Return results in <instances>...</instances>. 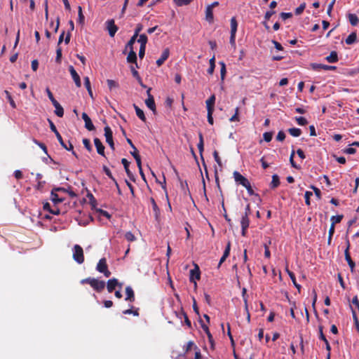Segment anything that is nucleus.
<instances>
[{
	"label": "nucleus",
	"instance_id": "423d86ee",
	"mask_svg": "<svg viewBox=\"0 0 359 359\" xmlns=\"http://www.w3.org/2000/svg\"><path fill=\"white\" fill-rule=\"evenodd\" d=\"M150 91H151V88H149L147 91L148 97L145 100V104L149 109H150L152 111L155 112L156 111V104H155L154 97L151 95Z\"/></svg>",
	"mask_w": 359,
	"mask_h": 359
},
{
	"label": "nucleus",
	"instance_id": "b1692460",
	"mask_svg": "<svg viewBox=\"0 0 359 359\" xmlns=\"http://www.w3.org/2000/svg\"><path fill=\"white\" fill-rule=\"evenodd\" d=\"M150 201H151V206H152V209H153L155 217H156V219H158L159 214H160V210H159L156 201H154V199L153 198H151L150 199Z\"/></svg>",
	"mask_w": 359,
	"mask_h": 359
},
{
	"label": "nucleus",
	"instance_id": "774afa93",
	"mask_svg": "<svg viewBox=\"0 0 359 359\" xmlns=\"http://www.w3.org/2000/svg\"><path fill=\"white\" fill-rule=\"evenodd\" d=\"M344 152L348 154H354L356 152V150L353 147H348L344 150Z\"/></svg>",
	"mask_w": 359,
	"mask_h": 359
},
{
	"label": "nucleus",
	"instance_id": "ea45409f",
	"mask_svg": "<svg viewBox=\"0 0 359 359\" xmlns=\"http://www.w3.org/2000/svg\"><path fill=\"white\" fill-rule=\"evenodd\" d=\"M343 218V215H337L332 216L330 219L332 222V224L335 225V224L339 223Z\"/></svg>",
	"mask_w": 359,
	"mask_h": 359
},
{
	"label": "nucleus",
	"instance_id": "7c9ffc66",
	"mask_svg": "<svg viewBox=\"0 0 359 359\" xmlns=\"http://www.w3.org/2000/svg\"><path fill=\"white\" fill-rule=\"evenodd\" d=\"M280 184L279 177L277 175L272 176V181L271 182V188L275 189Z\"/></svg>",
	"mask_w": 359,
	"mask_h": 359
},
{
	"label": "nucleus",
	"instance_id": "e2e57ef3",
	"mask_svg": "<svg viewBox=\"0 0 359 359\" xmlns=\"http://www.w3.org/2000/svg\"><path fill=\"white\" fill-rule=\"evenodd\" d=\"M142 27H143L142 25H141V24H138V25H137V27H136V28H135V29L134 35H135V36H139V33H140V32L142 31Z\"/></svg>",
	"mask_w": 359,
	"mask_h": 359
},
{
	"label": "nucleus",
	"instance_id": "9b49d317",
	"mask_svg": "<svg viewBox=\"0 0 359 359\" xmlns=\"http://www.w3.org/2000/svg\"><path fill=\"white\" fill-rule=\"evenodd\" d=\"M69 72L71 74V76L76 84V86L79 88L81 86V82L80 79L79 75L77 74L73 66H69Z\"/></svg>",
	"mask_w": 359,
	"mask_h": 359
},
{
	"label": "nucleus",
	"instance_id": "bf43d9fd",
	"mask_svg": "<svg viewBox=\"0 0 359 359\" xmlns=\"http://www.w3.org/2000/svg\"><path fill=\"white\" fill-rule=\"evenodd\" d=\"M104 171L105 172V174L110 178L113 181H115V179L114 178V177L112 176V174L111 172V171L109 170V169L108 168H107L106 166H104Z\"/></svg>",
	"mask_w": 359,
	"mask_h": 359
},
{
	"label": "nucleus",
	"instance_id": "dca6fc26",
	"mask_svg": "<svg viewBox=\"0 0 359 359\" xmlns=\"http://www.w3.org/2000/svg\"><path fill=\"white\" fill-rule=\"evenodd\" d=\"M126 301H128L130 302H133L135 301L134 291L130 286H127L126 287Z\"/></svg>",
	"mask_w": 359,
	"mask_h": 359
},
{
	"label": "nucleus",
	"instance_id": "aec40b11",
	"mask_svg": "<svg viewBox=\"0 0 359 359\" xmlns=\"http://www.w3.org/2000/svg\"><path fill=\"white\" fill-rule=\"evenodd\" d=\"M325 60L330 63L337 62L339 60L337 53L336 51H332L330 55L325 57Z\"/></svg>",
	"mask_w": 359,
	"mask_h": 359
},
{
	"label": "nucleus",
	"instance_id": "39448f33",
	"mask_svg": "<svg viewBox=\"0 0 359 359\" xmlns=\"http://www.w3.org/2000/svg\"><path fill=\"white\" fill-rule=\"evenodd\" d=\"M104 136L106 137V142L109 144V147L112 150L114 149V143L113 141L112 131L109 126L104 127Z\"/></svg>",
	"mask_w": 359,
	"mask_h": 359
},
{
	"label": "nucleus",
	"instance_id": "ddd939ff",
	"mask_svg": "<svg viewBox=\"0 0 359 359\" xmlns=\"http://www.w3.org/2000/svg\"><path fill=\"white\" fill-rule=\"evenodd\" d=\"M94 144L96 147L97 153L100 155L104 156V147L102 144V142L100 140V139L95 137L94 139Z\"/></svg>",
	"mask_w": 359,
	"mask_h": 359
},
{
	"label": "nucleus",
	"instance_id": "58836bf2",
	"mask_svg": "<svg viewBox=\"0 0 359 359\" xmlns=\"http://www.w3.org/2000/svg\"><path fill=\"white\" fill-rule=\"evenodd\" d=\"M55 114L58 117H62L64 115V109L62 107L60 104L59 106L55 107Z\"/></svg>",
	"mask_w": 359,
	"mask_h": 359
},
{
	"label": "nucleus",
	"instance_id": "f257e3e1",
	"mask_svg": "<svg viewBox=\"0 0 359 359\" xmlns=\"http://www.w3.org/2000/svg\"><path fill=\"white\" fill-rule=\"evenodd\" d=\"M81 284L88 283L97 292H102L105 287V282L94 278H88L81 280Z\"/></svg>",
	"mask_w": 359,
	"mask_h": 359
},
{
	"label": "nucleus",
	"instance_id": "79ce46f5",
	"mask_svg": "<svg viewBox=\"0 0 359 359\" xmlns=\"http://www.w3.org/2000/svg\"><path fill=\"white\" fill-rule=\"evenodd\" d=\"M295 120L299 126H305L307 124V120L302 116L295 117Z\"/></svg>",
	"mask_w": 359,
	"mask_h": 359
},
{
	"label": "nucleus",
	"instance_id": "5701e85b",
	"mask_svg": "<svg viewBox=\"0 0 359 359\" xmlns=\"http://www.w3.org/2000/svg\"><path fill=\"white\" fill-rule=\"evenodd\" d=\"M213 11L210 8L206 7L205 9V20L210 23L213 22Z\"/></svg>",
	"mask_w": 359,
	"mask_h": 359
},
{
	"label": "nucleus",
	"instance_id": "4d7b16f0",
	"mask_svg": "<svg viewBox=\"0 0 359 359\" xmlns=\"http://www.w3.org/2000/svg\"><path fill=\"white\" fill-rule=\"evenodd\" d=\"M34 143H35L36 144H37L40 148H41V149H42V150H43L46 154H47V148H46V145H45L44 144H43V143H41V142H38V141H37V140H34Z\"/></svg>",
	"mask_w": 359,
	"mask_h": 359
},
{
	"label": "nucleus",
	"instance_id": "c756f323",
	"mask_svg": "<svg viewBox=\"0 0 359 359\" xmlns=\"http://www.w3.org/2000/svg\"><path fill=\"white\" fill-rule=\"evenodd\" d=\"M215 55H213L212 57L209 61L210 67L208 69V73L209 74H212L215 71Z\"/></svg>",
	"mask_w": 359,
	"mask_h": 359
},
{
	"label": "nucleus",
	"instance_id": "864d4df0",
	"mask_svg": "<svg viewBox=\"0 0 359 359\" xmlns=\"http://www.w3.org/2000/svg\"><path fill=\"white\" fill-rule=\"evenodd\" d=\"M61 146L65 149L66 150H72L73 149V145L69 142V147L65 143V140L62 139V142H59Z\"/></svg>",
	"mask_w": 359,
	"mask_h": 359
},
{
	"label": "nucleus",
	"instance_id": "72a5a7b5",
	"mask_svg": "<svg viewBox=\"0 0 359 359\" xmlns=\"http://www.w3.org/2000/svg\"><path fill=\"white\" fill-rule=\"evenodd\" d=\"M137 42L140 43V46H146L147 43V36L144 34H140L137 39Z\"/></svg>",
	"mask_w": 359,
	"mask_h": 359
},
{
	"label": "nucleus",
	"instance_id": "f8f14e48",
	"mask_svg": "<svg viewBox=\"0 0 359 359\" xmlns=\"http://www.w3.org/2000/svg\"><path fill=\"white\" fill-rule=\"evenodd\" d=\"M82 118L83 119V121L85 122V128L88 130L92 131L95 129V126L93 124V122H92L90 118L88 116V114L86 113L82 114Z\"/></svg>",
	"mask_w": 359,
	"mask_h": 359
},
{
	"label": "nucleus",
	"instance_id": "338daca9",
	"mask_svg": "<svg viewBox=\"0 0 359 359\" xmlns=\"http://www.w3.org/2000/svg\"><path fill=\"white\" fill-rule=\"evenodd\" d=\"M244 187H245V188H246V189H247L248 193L249 194V195L252 196V195H254V194H255L254 191H253V189H252V187H251V185H250V182L248 183V185H246V186H245Z\"/></svg>",
	"mask_w": 359,
	"mask_h": 359
},
{
	"label": "nucleus",
	"instance_id": "e433bc0d",
	"mask_svg": "<svg viewBox=\"0 0 359 359\" xmlns=\"http://www.w3.org/2000/svg\"><path fill=\"white\" fill-rule=\"evenodd\" d=\"M107 86L109 87V88L111 90L113 88H118V83L114 81V80H111V79H107Z\"/></svg>",
	"mask_w": 359,
	"mask_h": 359
},
{
	"label": "nucleus",
	"instance_id": "3c124183",
	"mask_svg": "<svg viewBox=\"0 0 359 359\" xmlns=\"http://www.w3.org/2000/svg\"><path fill=\"white\" fill-rule=\"evenodd\" d=\"M263 137H264V140L266 142H269L271 140L273 134L271 133L266 132L264 133Z\"/></svg>",
	"mask_w": 359,
	"mask_h": 359
},
{
	"label": "nucleus",
	"instance_id": "a211bd4d",
	"mask_svg": "<svg viewBox=\"0 0 359 359\" xmlns=\"http://www.w3.org/2000/svg\"><path fill=\"white\" fill-rule=\"evenodd\" d=\"M215 102V95H212L205 102L207 111H209L210 109H212V111H214Z\"/></svg>",
	"mask_w": 359,
	"mask_h": 359
},
{
	"label": "nucleus",
	"instance_id": "69168bd1",
	"mask_svg": "<svg viewBox=\"0 0 359 359\" xmlns=\"http://www.w3.org/2000/svg\"><path fill=\"white\" fill-rule=\"evenodd\" d=\"M39 67V62L37 60H34L32 62V69L33 71L36 72Z\"/></svg>",
	"mask_w": 359,
	"mask_h": 359
},
{
	"label": "nucleus",
	"instance_id": "393cba45",
	"mask_svg": "<svg viewBox=\"0 0 359 359\" xmlns=\"http://www.w3.org/2000/svg\"><path fill=\"white\" fill-rule=\"evenodd\" d=\"M50 199L55 204L62 203L64 201V198L59 197L53 191L51 192Z\"/></svg>",
	"mask_w": 359,
	"mask_h": 359
},
{
	"label": "nucleus",
	"instance_id": "1a4fd4ad",
	"mask_svg": "<svg viewBox=\"0 0 359 359\" xmlns=\"http://www.w3.org/2000/svg\"><path fill=\"white\" fill-rule=\"evenodd\" d=\"M107 29L109 32V34L111 37L114 36L116 32L118 30V27L115 25L114 20H109L106 22Z\"/></svg>",
	"mask_w": 359,
	"mask_h": 359
},
{
	"label": "nucleus",
	"instance_id": "f3484780",
	"mask_svg": "<svg viewBox=\"0 0 359 359\" xmlns=\"http://www.w3.org/2000/svg\"><path fill=\"white\" fill-rule=\"evenodd\" d=\"M127 62L129 63H135L136 67H138L137 64V55L133 49H130V52L127 57Z\"/></svg>",
	"mask_w": 359,
	"mask_h": 359
},
{
	"label": "nucleus",
	"instance_id": "cd10ccee",
	"mask_svg": "<svg viewBox=\"0 0 359 359\" xmlns=\"http://www.w3.org/2000/svg\"><path fill=\"white\" fill-rule=\"evenodd\" d=\"M134 108L135 109V112L137 116L143 121H146V117L144 116V111L140 109L137 105L134 104Z\"/></svg>",
	"mask_w": 359,
	"mask_h": 359
},
{
	"label": "nucleus",
	"instance_id": "052dcab7",
	"mask_svg": "<svg viewBox=\"0 0 359 359\" xmlns=\"http://www.w3.org/2000/svg\"><path fill=\"white\" fill-rule=\"evenodd\" d=\"M194 349L196 351L194 359H201V353L199 348L196 346H194Z\"/></svg>",
	"mask_w": 359,
	"mask_h": 359
},
{
	"label": "nucleus",
	"instance_id": "0eeeda50",
	"mask_svg": "<svg viewBox=\"0 0 359 359\" xmlns=\"http://www.w3.org/2000/svg\"><path fill=\"white\" fill-rule=\"evenodd\" d=\"M311 67L313 70H315V71H319L320 69L328 71V70H335L337 69V67H335V66H330V65L318 64V63H311Z\"/></svg>",
	"mask_w": 359,
	"mask_h": 359
},
{
	"label": "nucleus",
	"instance_id": "0e129e2a",
	"mask_svg": "<svg viewBox=\"0 0 359 359\" xmlns=\"http://www.w3.org/2000/svg\"><path fill=\"white\" fill-rule=\"evenodd\" d=\"M334 232V225L331 224V226L329 230V238H328L329 243L331 241L332 236Z\"/></svg>",
	"mask_w": 359,
	"mask_h": 359
},
{
	"label": "nucleus",
	"instance_id": "13d9d810",
	"mask_svg": "<svg viewBox=\"0 0 359 359\" xmlns=\"http://www.w3.org/2000/svg\"><path fill=\"white\" fill-rule=\"evenodd\" d=\"M335 1L336 0H332L330 4L328 5V7H327V13L329 15H331V13H332V11L333 9V7H334V5L335 4Z\"/></svg>",
	"mask_w": 359,
	"mask_h": 359
},
{
	"label": "nucleus",
	"instance_id": "20e7f679",
	"mask_svg": "<svg viewBox=\"0 0 359 359\" xmlns=\"http://www.w3.org/2000/svg\"><path fill=\"white\" fill-rule=\"evenodd\" d=\"M122 283H120L116 278H111L107 281V287L109 292H112L116 287L120 290L122 288Z\"/></svg>",
	"mask_w": 359,
	"mask_h": 359
},
{
	"label": "nucleus",
	"instance_id": "c9c22d12",
	"mask_svg": "<svg viewBox=\"0 0 359 359\" xmlns=\"http://www.w3.org/2000/svg\"><path fill=\"white\" fill-rule=\"evenodd\" d=\"M219 65L221 66V69H220L221 79H222V81H224L225 75H226V65L224 62H219Z\"/></svg>",
	"mask_w": 359,
	"mask_h": 359
},
{
	"label": "nucleus",
	"instance_id": "2f4dec72",
	"mask_svg": "<svg viewBox=\"0 0 359 359\" xmlns=\"http://www.w3.org/2000/svg\"><path fill=\"white\" fill-rule=\"evenodd\" d=\"M356 38V34L355 32H352L346 39V43L348 45L353 44L355 41Z\"/></svg>",
	"mask_w": 359,
	"mask_h": 359
},
{
	"label": "nucleus",
	"instance_id": "5fc2aeb1",
	"mask_svg": "<svg viewBox=\"0 0 359 359\" xmlns=\"http://www.w3.org/2000/svg\"><path fill=\"white\" fill-rule=\"evenodd\" d=\"M213 111H212V109H210L209 111H208V121L211 125L213 124V118H212Z\"/></svg>",
	"mask_w": 359,
	"mask_h": 359
},
{
	"label": "nucleus",
	"instance_id": "de8ad7c7",
	"mask_svg": "<svg viewBox=\"0 0 359 359\" xmlns=\"http://www.w3.org/2000/svg\"><path fill=\"white\" fill-rule=\"evenodd\" d=\"M230 250H231V243L228 242L226 244V246L225 248L224 252L223 253V256H224V257L227 258L229 256Z\"/></svg>",
	"mask_w": 359,
	"mask_h": 359
},
{
	"label": "nucleus",
	"instance_id": "09e8293b",
	"mask_svg": "<svg viewBox=\"0 0 359 359\" xmlns=\"http://www.w3.org/2000/svg\"><path fill=\"white\" fill-rule=\"evenodd\" d=\"M83 144L84 145V147H86V149L88 151H91L92 150V147L90 145V140H88V139H83Z\"/></svg>",
	"mask_w": 359,
	"mask_h": 359
},
{
	"label": "nucleus",
	"instance_id": "6ab92c4d",
	"mask_svg": "<svg viewBox=\"0 0 359 359\" xmlns=\"http://www.w3.org/2000/svg\"><path fill=\"white\" fill-rule=\"evenodd\" d=\"M121 163L124 166V168H125V170L127 173V175L133 180H135L134 179V177H133V175L132 174V172H130V170H129V164L130 163L126 159V158H123L121 160Z\"/></svg>",
	"mask_w": 359,
	"mask_h": 359
},
{
	"label": "nucleus",
	"instance_id": "a878e982",
	"mask_svg": "<svg viewBox=\"0 0 359 359\" xmlns=\"http://www.w3.org/2000/svg\"><path fill=\"white\" fill-rule=\"evenodd\" d=\"M286 271L288 274V276H290L291 280L292 281V283L294 284V285L299 290L300 288H301V285H299L297 281H296V278H295V276L293 272L290 271V270H288L287 269H286Z\"/></svg>",
	"mask_w": 359,
	"mask_h": 359
},
{
	"label": "nucleus",
	"instance_id": "603ef678",
	"mask_svg": "<svg viewBox=\"0 0 359 359\" xmlns=\"http://www.w3.org/2000/svg\"><path fill=\"white\" fill-rule=\"evenodd\" d=\"M213 156H214V158H215V161L217 163V164L219 166H222V161H221V159H220V158L219 156L218 152L217 151H215L213 152Z\"/></svg>",
	"mask_w": 359,
	"mask_h": 359
},
{
	"label": "nucleus",
	"instance_id": "4468645a",
	"mask_svg": "<svg viewBox=\"0 0 359 359\" xmlns=\"http://www.w3.org/2000/svg\"><path fill=\"white\" fill-rule=\"evenodd\" d=\"M169 55H170L169 49L165 48L163 51V53L161 55V57L156 60V65H158V67H160L163 64V62L168 58Z\"/></svg>",
	"mask_w": 359,
	"mask_h": 359
},
{
	"label": "nucleus",
	"instance_id": "a18cd8bd",
	"mask_svg": "<svg viewBox=\"0 0 359 359\" xmlns=\"http://www.w3.org/2000/svg\"><path fill=\"white\" fill-rule=\"evenodd\" d=\"M125 238L128 241L132 242L135 240V236L130 231L126 232Z\"/></svg>",
	"mask_w": 359,
	"mask_h": 359
},
{
	"label": "nucleus",
	"instance_id": "6e6552de",
	"mask_svg": "<svg viewBox=\"0 0 359 359\" xmlns=\"http://www.w3.org/2000/svg\"><path fill=\"white\" fill-rule=\"evenodd\" d=\"M346 243H347V247H346V250H344L345 259L348 262V264L351 269V272H353L355 269V263L351 259V257L349 254V247H350L349 241H347Z\"/></svg>",
	"mask_w": 359,
	"mask_h": 359
},
{
	"label": "nucleus",
	"instance_id": "4c0bfd02",
	"mask_svg": "<svg viewBox=\"0 0 359 359\" xmlns=\"http://www.w3.org/2000/svg\"><path fill=\"white\" fill-rule=\"evenodd\" d=\"M174 1V3L177 6H185V5H188L189 4H190L193 0H173Z\"/></svg>",
	"mask_w": 359,
	"mask_h": 359
},
{
	"label": "nucleus",
	"instance_id": "4be33fe9",
	"mask_svg": "<svg viewBox=\"0 0 359 359\" xmlns=\"http://www.w3.org/2000/svg\"><path fill=\"white\" fill-rule=\"evenodd\" d=\"M347 17H348V21L351 25H353V26L358 25V24L359 22V19L355 14L348 13L347 15Z\"/></svg>",
	"mask_w": 359,
	"mask_h": 359
},
{
	"label": "nucleus",
	"instance_id": "680f3d73",
	"mask_svg": "<svg viewBox=\"0 0 359 359\" xmlns=\"http://www.w3.org/2000/svg\"><path fill=\"white\" fill-rule=\"evenodd\" d=\"M145 49L146 46H140V50H139V57L142 59L144 57V55L145 54Z\"/></svg>",
	"mask_w": 359,
	"mask_h": 359
},
{
	"label": "nucleus",
	"instance_id": "f03ea898",
	"mask_svg": "<svg viewBox=\"0 0 359 359\" xmlns=\"http://www.w3.org/2000/svg\"><path fill=\"white\" fill-rule=\"evenodd\" d=\"M73 251V259L79 264H81L84 262L83 250L79 245H74L72 249Z\"/></svg>",
	"mask_w": 359,
	"mask_h": 359
},
{
	"label": "nucleus",
	"instance_id": "6e6d98bb",
	"mask_svg": "<svg viewBox=\"0 0 359 359\" xmlns=\"http://www.w3.org/2000/svg\"><path fill=\"white\" fill-rule=\"evenodd\" d=\"M285 138V134L283 131H279L277 136H276V139L278 141H283Z\"/></svg>",
	"mask_w": 359,
	"mask_h": 359
},
{
	"label": "nucleus",
	"instance_id": "a19ab883",
	"mask_svg": "<svg viewBox=\"0 0 359 359\" xmlns=\"http://www.w3.org/2000/svg\"><path fill=\"white\" fill-rule=\"evenodd\" d=\"M238 113H239V108L236 107L235 109V114L229 118V121L231 122L238 121H239Z\"/></svg>",
	"mask_w": 359,
	"mask_h": 359
},
{
	"label": "nucleus",
	"instance_id": "c85d7f7f",
	"mask_svg": "<svg viewBox=\"0 0 359 359\" xmlns=\"http://www.w3.org/2000/svg\"><path fill=\"white\" fill-rule=\"evenodd\" d=\"M238 23L234 17L231 19V34H236L237 31Z\"/></svg>",
	"mask_w": 359,
	"mask_h": 359
},
{
	"label": "nucleus",
	"instance_id": "2eb2a0df",
	"mask_svg": "<svg viewBox=\"0 0 359 359\" xmlns=\"http://www.w3.org/2000/svg\"><path fill=\"white\" fill-rule=\"evenodd\" d=\"M194 279L199 280L200 279V272L198 267L196 266L195 269H191L190 271V281H193L194 283L195 287H196L197 283L194 280Z\"/></svg>",
	"mask_w": 359,
	"mask_h": 359
},
{
	"label": "nucleus",
	"instance_id": "7ed1b4c3",
	"mask_svg": "<svg viewBox=\"0 0 359 359\" xmlns=\"http://www.w3.org/2000/svg\"><path fill=\"white\" fill-rule=\"evenodd\" d=\"M96 270L100 273H102L105 277H109L111 276V272L108 270L107 260L105 258H102L98 262Z\"/></svg>",
	"mask_w": 359,
	"mask_h": 359
},
{
	"label": "nucleus",
	"instance_id": "8fccbe9b",
	"mask_svg": "<svg viewBox=\"0 0 359 359\" xmlns=\"http://www.w3.org/2000/svg\"><path fill=\"white\" fill-rule=\"evenodd\" d=\"M313 196V193L311 191H306L305 193V203L307 205H310V198Z\"/></svg>",
	"mask_w": 359,
	"mask_h": 359
},
{
	"label": "nucleus",
	"instance_id": "c03bdc74",
	"mask_svg": "<svg viewBox=\"0 0 359 359\" xmlns=\"http://www.w3.org/2000/svg\"><path fill=\"white\" fill-rule=\"evenodd\" d=\"M269 244H271V241H269V244H267V243H264V256L266 258H270V257H271V253H270V251H269Z\"/></svg>",
	"mask_w": 359,
	"mask_h": 359
},
{
	"label": "nucleus",
	"instance_id": "9d476101",
	"mask_svg": "<svg viewBox=\"0 0 359 359\" xmlns=\"http://www.w3.org/2000/svg\"><path fill=\"white\" fill-rule=\"evenodd\" d=\"M233 177L237 183L243 185V187L248 185V183L250 182L247 178L240 174L238 171H235L233 172Z\"/></svg>",
	"mask_w": 359,
	"mask_h": 359
},
{
	"label": "nucleus",
	"instance_id": "473e14b6",
	"mask_svg": "<svg viewBox=\"0 0 359 359\" xmlns=\"http://www.w3.org/2000/svg\"><path fill=\"white\" fill-rule=\"evenodd\" d=\"M290 134L293 137H299L302 133V130L299 128H292L288 130Z\"/></svg>",
	"mask_w": 359,
	"mask_h": 359
},
{
	"label": "nucleus",
	"instance_id": "37998d69",
	"mask_svg": "<svg viewBox=\"0 0 359 359\" xmlns=\"http://www.w3.org/2000/svg\"><path fill=\"white\" fill-rule=\"evenodd\" d=\"M137 38V36L133 34V36L130 38V39L128 42V43L126 45V48H129L130 49H133V46L135 43Z\"/></svg>",
	"mask_w": 359,
	"mask_h": 359
},
{
	"label": "nucleus",
	"instance_id": "49530a36",
	"mask_svg": "<svg viewBox=\"0 0 359 359\" xmlns=\"http://www.w3.org/2000/svg\"><path fill=\"white\" fill-rule=\"evenodd\" d=\"M306 8V4H302L299 7L295 9V14L300 15Z\"/></svg>",
	"mask_w": 359,
	"mask_h": 359
},
{
	"label": "nucleus",
	"instance_id": "f704fd0d",
	"mask_svg": "<svg viewBox=\"0 0 359 359\" xmlns=\"http://www.w3.org/2000/svg\"><path fill=\"white\" fill-rule=\"evenodd\" d=\"M78 17H79V19H78L79 23L83 25L84 23L85 18H84V15L82 12L81 6L78 7Z\"/></svg>",
	"mask_w": 359,
	"mask_h": 359
},
{
	"label": "nucleus",
	"instance_id": "412c9836",
	"mask_svg": "<svg viewBox=\"0 0 359 359\" xmlns=\"http://www.w3.org/2000/svg\"><path fill=\"white\" fill-rule=\"evenodd\" d=\"M48 123H49V125H50V130L55 134V136H56L58 142H62V136L60 135V134L57 131L55 124L53 123V122L51 120L48 119Z\"/></svg>",
	"mask_w": 359,
	"mask_h": 359
},
{
	"label": "nucleus",
	"instance_id": "bb28decb",
	"mask_svg": "<svg viewBox=\"0 0 359 359\" xmlns=\"http://www.w3.org/2000/svg\"><path fill=\"white\" fill-rule=\"evenodd\" d=\"M250 220L248 219V217H247V215H244L241 221V228L242 229H248L249 226Z\"/></svg>",
	"mask_w": 359,
	"mask_h": 359
}]
</instances>
